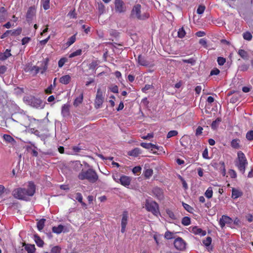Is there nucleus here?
Returning <instances> with one entry per match:
<instances>
[{
  "label": "nucleus",
  "instance_id": "f257e3e1",
  "mask_svg": "<svg viewBox=\"0 0 253 253\" xmlns=\"http://www.w3.org/2000/svg\"><path fill=\"white\" fill-rule=\"evenodd\" d=\"M78 177L82 180H87L90 183H95L98 179L97 173L92 169H89L87 170L82 169L79 173Z\"/></svg>",
  "mask_w": 253,
  "mask_h": 253
},
{
  "label": "nucleus",
  "instance_id": "f03ea898",
  "mask_svg": "<svg viewBox=\"0 0 253 253\" xmlns=\"http://www.w3.org/2000/svg\"><path fill=\"white\" fill-rule=\"evenodd\" d=\"M238 161L236 163V166L239 171L244 174L245 171L246 166L248 164V162L245 154L242 151H239L237 153Z\"/></svg>",
  "mask_w": 253,
  "mask_h": 253
},
{
  "label": "nucleus",
  "instance_id": "7ed1b4c3",
  "mask_svg": "<svg viewBox=\"0 0 253 253\" xmlns=\"http://www.w3.org/2000/svg\"><path fill=\"white\" fill-rule=\"evenodd\" d=\"M145 208L147 211L152 212L154 215L158 216L160 214L159 205L155 201L146 200Z\"/></svg>",
  "mask_w": 253,
  "mask_h": 253
},
{
  "label": "nucleus",
  "instance_id": "20e7f679",
  "mask_svg": "<svg viewBox=\"0 0 253 253\" xmlns=\"http://www.w3.org/2000/svg\"><path fill=\"white\" fill-rule=\"evenodd\" d=\"M141 6L140 4L134 5L131 11V17L138 20H144L148 18L147 16L141 14Z\"/></svg>",
  "mask_w": 253,
  "mask_h": 253
},
{
  "label": "nucleus",
  "instance_id": "39448f33",
  "mask_svg": "<svg viewBox=\"0 0 253 253\" xmlns=\"http://www.w3.org/2000/svg\"><path fill=\"white\" fill-rule=\"evenodd\" d=\"M12 195L19 200L27 201L28 199L25 188H18L14 189L12 192Z\"/></svg>",
  "mask_w": 253,
  "mask_h": 253
},
{
  "label": "nucleus",
  "instance_id": "423d86ee",
  "mask_svg": "<svg viewBox=\"0 0 253 253\" xmlns=\"http://www.w3.org/2000/svg\"><path fill=\"white\" fill-rule=\"evenodd\" d=\"M115 11L118 13H123L126 11V7L122 0H115Z\"/></svg>",
  "mask_w": 253,
  "mask_h": 253
},
{
  "label": "nucleus",
  "instance_id": "0eeeda50",
  "mask_svg": "<svg viewBox=\"0 0 253 253\" xmlns=\"http://www.w3.org/2000/svg\"><path fill=\"white\" fill-rule=\"evenodd\" d=\"M173 245L176 250L183 251L186 249L187 244L181 237H178L175 239Z\"/></svg>",
  "mask_w": 253,
  "mask_h": 253
},
{
  "label": "nucleus",
  "instance_id": "6e6552de",
  "mask_svg": "<svg viewBox=\"0 0 253 253\" xmlns=\"http://www.w3.org/2000/svg\"><path fill=\"white\" fill-rule=\"evenodd\" d=\"M104 102L103 92L100 88H98L95 99V107L96 109L100 108Z\"/></svg>",
  "mask_w": 253,
  "mask_h": 253
},
{
  "label": "nucleus",
  "instance_id": "1a4fd4ad",
  "mask_svg": "<svg viewBox=\"0 0 253 253\" xmlns=\"http://www.w3.org/2000/svg\"><path fill=\"white\" fill-rule=\"evenodd\" d=\"M22 32V29L18 28L16 29L7 30L0 37L1 39H4L9 36L16 37L19 35Z\"/></svg>",
  "mask_w": 253,
  "mask_h": 253
},
{
  "label": "nucleus",
  "instance_id": "9d476101",
  "mask_svg": "<svg viewBox=\"0 0 253 253\" xmlns=\"http://www.w3.org/2000/svg\"><path fill=\"white\" fill-rule=\"evenodd\" d=\"M122 217L121 219V231L122 233L126 232V226L127 224L128 219V212L126 211H124L122 213Z\"/></svg>",
  "mask_w": 253,
  "mask_h": 253
},
{
  "label": "nucleus",
  "instance_id": "9b49d317",
  "mask_svg": "<svg viewBox=\"0 0 253 253\" xmlns=\"http://www.w3.org/2000/svg\"><path fill=\"white\" fill-rule=\"evenodd\" d=\"M233 222V220L229 216L223 215L219 219V224L221 228H223L225 225L228 226L230 225Z\"/></svg>",
  "mask_w": 253,
  "mask_h": 253
},
{
  "label": "nucleus",
  "instance_id": "f8f14e48",
  "mask_svg": "<svg viewBox=\"0 0 253 253\" xmlns=\"http://www.w3.org/2000/svg\"><path fill=\"white\" fill-rule=\"evenodd\" d=\"M36 192V185L32 181L28 183L27 189H26V194L27 197L33 196Z\"/></svg>",
  "mask_w": 253,
  "mask_h": 253
},
{
  "label": "nucleus",
  "instance_id": "ddd939ff",
  "mask_svg": "<svg viewBox=\"0 0 253 253\" xmlns=\"http://www.w3.org/2000/svg\"><path fill=\"white\" fill-rule=\"evenodd\" d=\"M29 102L32 107L36 108H42V100L35 97H31Z\"/></svg>",
  "mask_w": 253,
  "mask_h": 253
},
{
  "label": "nucleus",
  "instance_id": "4468645a",
  "mask_svg": "<svg viewBox=\"0 0 253 253\" xmlns=\"http://www.w3.org/2000/svg\"><path fill=\"white\" fill-rule=\"evenodd\" d=\"M36 9L35 6L30 7L27 12L26 17L28 22H31L36 14Z\"/></svg>",
  "mask_w": 253,
  "mask_h": 253
},
{
  "label": "nucleus",
  "instance_id": "2eb2a0df",
  "mask_svg": "<svg viewBox=\"0 0 253 253\" xmlns=\"http://www.w3.org/2000/svg\"><path fill=\"white\" fill-rule=\"evenodd\" d=\"M49 61V59L48 58H44L42 62H41V66L39 67L40 72L41 74H44L47 70Z\"/></svg>",
  "mask_w": 253,
  "mask_h": 253
},
{
  "label": "nucleus",
  "instance_id": "dca6fc26",
  "mask_svg": "<svg viewBox=\"0 0 253 253\" xmlns=\"http://www.w3.org/2000/svg\"><path fill=\"white\" fill-rule=\"evenodd\" d=\"M152 193L157 199L159 200L164 199V192L162 189L157 187H155L152 190Z\"/></svg>",
  "mask_w": 253,
  "mask_h": 253
},
{
  "label": "nucleus",
  "instance_id": "f3484780",
  "mask_svg": "<svg viewBox=\"0 0 253 253\" xmlns=\"http://www.w3.org/2000/svg\"><path fill=\"white\" fill-rule=\"evenodd\" d=\"M130 181L131 178L130 177L122 174L119 183L121 184L124 186H127L130 185Z\"/></svg>",
  "mask_w": 253,
  "mask_h": 253
},
{
  "label": "nucleus",
  "instance_id": "a211bd4d",
  "mask_svg": "<svg viewBox=\"0 0 253 253\" xmlns=\"http://www.w3.org/2000/svg\"><path fill=\"white\" fill-rule=\"evenodd\" d=\"M137 62L140 65L143 66H148L150 64L149 62L146 60L145 57L142 56L141 55H139L138 56Z\"/></svg>",
  "mask_w": 253,
  "mask_h": 253
},
{
  "label": "nucleus",
  "instance_id": "6ab92c4d",
  "mask_svg": "<svg viewBox=\"0 0 253 253\" xmlns=\"http://www.w3.org/2000/svg\"><path fill=\"white\" fill-rule=\"evenodd\" d=\"M71 80V78L70 75H66L62 76L59 79V82L63 84H68Z\"/></svg>",
  "mask_w": 253,
  "mask_h": 253
},
{
  "label": "nucleus",
  "instance_id": "aec40b11",
  "mask_svg": "<svg viewBox=\"0 0 253 253\" xmlns=\"http://www.w3.org/2000/svg\"><path fill=\"white\" fill-rule=\"evenodd\" d=\"M243 195V192L238 189L233 188L232 189V197L234 199H237Z\"/></svg>",
  "mask_w": 253,
  "mask_h": 253
},
{
  "label": "nucleus",
  "instance_id": "412c9836",
  "mask_svg": "<svg viewBox=\"0 0 253 253\" xmlns=\"http://www.w3.org/2000/svg\"><path fill=\"white\" fill-rule=\"evenodd\" d=\"M25 71L26 72H30L34 73L35 75H36L38 73L40 72V68L39 67L37 66H33L32 67H26Z\"/></svg>",
  "mask_w": 253,
  "mask_h": 253
},
{
  "label": "nucleus",
  "instance_id": "4be33fe9",
  "mask_svg": "<svg viewBox=\"0 0 253 253\" xmlns=\"http://www.w3.org/2000/svg\"><path fill=\"white\" fill-rule=\"evenodd\" d=\"M56 78H54L53 80V84H50L46 89H45V92L46 94H50L52 93V90L56 86Z\"/></svg>",
  "mask_w": 253,
  "mask_h": 253
},
{
  "label": "nucleus",
  "instance_id": "5701e85b",
  "mask_svg": "<svg viewBox=\"0 0 253 253\" xmlns=\"http://www.w3.org/2000/svg\"><path fill=\"white\" fill-rule=\"evenodd\" d=\"M192 231L196 235L205 236L206 234V232L205 231L203 230L201 228H198L197 226L193 227Z\"/></svg>",
  "mask_w": 253,
  "mask_h": 253
},
{
  "label": "nucleus",
  "instance_id": "b1692460",
  "mask_svg": "<svg viewBox=\"0 0 253 253\" xmlns=\"http://www.w3.org/2000/svg\"><path fill=\"white\" fill-rule=\"evenodd\" d=\"M141 150L139 148H135L128 152V155L133 157H137L141 154Z\"/></svg>",
  "mask_w": 253,
  "mask_h": 253
},
{
  "label": "nucleus",
  "instance_id": "393cba45",
  "mask_svg": "<svg viewBox=\"0 0 253 253\" xmlns=\"http://www.w3.org/2000/svg\"><path fill=\"white\" fill-rule=\"evenodd\" d=\"M63 229L64 226L61 224L59 225L58 226H53L52 228V232L57 234L61 233Z\"/></svg>",
  "mask_w": 253,
  "mask_h": 253
},
{
  "label": "nucleus",
  "instance_id": "a878e982",
  "mask_svg": "<svg viewBox=\"0 0 253 253\" xmlns=\"http://www.w3.org/2000/svg\"><path fill=\"white\" fill-rule=\"evenodd\" d=\"M34 240L37 245L39 247H42L44 244V242L41 239L40 237L38 235H34Z\"/></svg>",
  "mask_w": 253,
  "mask_h": 253
},
{
  "label": "nucleus",
  "instance_id": "bb28decb",
  "mask_svg": "<svg viewBox=\"0 0 253 253\" xmlns=\"http://www.w3.org/2000/svg\"><path fill=\"white\" fill-rule=\"evenodd\" d=\"M61 113L64 117L69 116L70 114L69 105L64 104L62 107Z\"/></svg>",
  "mask_w": 253,
  "mask_h": 253
},
{
  "label": "nucleus",
  "instance_id": "cd10ccee",
  "mask_svg": "<svg viewBox=\"0 0 253 253\" xmlns=\"http://www.w3.org/2000/svg\"><path fill=\"white\" fill-rule=\"evenodd\" d=\"M83 101V93H82L79 97H77L74 100L73 104L77 107L82 103Z\"/></svg>",
  "mask_w": 253,
  "mask_h": 253
},
{
  "label": "nucleus",
  "instance_id": "c85d7f7f",
  "mask_svg": "<svg viewBox=\"0 0 253 253\" xmlns=\"http://www.w3.org/2000/svg\"><path fill=\"white\" fill-rule=\"evenodd\" d=\"M28 253H35L36 248L34 245L27 244L25 248Z\"/></svg>",
  "mask_w": 253,
  "mask_h": 253
},
{
  "label": "nucleus",
  "instance_id": "c756f323",
  "mask_svg": "<svg viewBox=\"0 0 253 253\" xmlns=\"http://www.w3.org/2000/svg\"><path fill=\"white\" fill-rule=\"evenodd\" d=\"M6 10L4 7L0 8V21L3 22L5 20Z\"/></svg>",
  "mask_w": 253,
  "mask_h": 253
},
{
  "label": "nucleus",
  "instance_id": "7c9ffc66",
  "mask_svg": "<svg viewBox=\"0 0 253 253\" xmlns=\"http://www.w3.org/2000/svg\"><path fill=\"white\" fill-rule=\"evenodd\" d=\"M50 0H41V5L44 10H47L49 8Z\"/></svg>",
  "mask_w": 253,
  "mask_h": 253
},
{
  "label": "nucleus",
  "instance_id": "2f4dec72",
  "mask_svg": "<svg viewBox=\"0 0 253 253\" xmlns=\"http://www.w3.org/2000/svg\"><path fill=\"white\" fill-rule=\"evenodd\" d=\"M238 54L244 59H247L248 58V52L244 49H239L238 51Z\"/></svg>",
  "mask_w": 253,
  "mask_h": 253
},
{
  "label": "nucleus",
  "instance_id": "473e14b6",
  "mask_svg": "<svg viewBox=\"0 0 253 253\" xmlns=\"http://www.w3.org/2000/svg\"><path fill=\"white\" fill-rule=\"evenodd\" d=\"M45 219L42 218L37 222V228L39 231H41L43 229Z\"/></svg>",
  "mask_w": 253,
  "mask_h": 253
},
{
  "label": "nucleus",
  "instance_id": "72a5a7b5",
  "mask_svg": "<svg viewBox=\"0 0 253 253\" xmlns=\"http://www.w3.org/2000/svg\"><path fill=\"white\" fill-rule=\"evenodd\" d=\"M218 165L220 166L219 169L222 175L225 176L226 174V169L224 162L223 161H220Z\"/></svg>",
  "mask_w": 253,
  "mask_h": 253
},
{
  "label": "nucleus",
  "instance_id": "f704fd0d",
  "mask_svg": "<svg viewBox=\"0 0 253 253\" xmlns=\"http://www.w3.org/2000/svg\"><path fill=\"white\" fill-rule=\"evenodd\" d=\"M239 142L240 140L238 139H233L231 142L232 147L234 149H239L240 148Z\"/></svg>",
  "mask_w": 253,
  "mask_h": 253
},
{
  "label": "nucleus",
  "instance_id": "c9c22d12",
  "mask_svg": "<svg viewBox=\"0 0 253 253\" xmlns=\"http://www.w3.org/2000/svg\"><path fill=\"white\" fill-rule=\"evenodd\" d=\"M76 34H75V35H73L72 36H71L68 39V41L66 43V45L68 47L70 46L71 45H72V44H73L75 42V41L76 40Z\"/></svg>",
  "mask_w": 253,
  "mask_h": 253
},
{
  "label": "nucleus",
  "instance_id": "e433bc0d",
  "mask_svg": "<svg viewBox=\"0 0 253 253\" xmlns=\"http://www.w3.org/2000/svg\"><path fill=\"white\" fill-rule=\"evenodd\" d=\"M182 224L184 226H188L191 224L190 218L188 216H184L181 220Z\"/></svg>",
  "mask_w": 253,
  "mask_h": 253
},
{
  "label": "nucleus",
  "instance_id": "4c0bfd02",
  "mask_svg": "<svg viewBox=\"0 0 253 253\" xmlns=\"http://www.w3.org/2000/svg\"><path fill=\"white\" fill-rule=\"evenodd\" d=\"M212 194H213L212 188L211 187H210L206 190V191L205 193V195L207 198L210 199L212 197Z\"/></svg>",
  "mask_w": 253,
  "mask_h": 253
},
{
  "label": "nucleus",
  "instance_id": "58836bf2",
  "mask_svg": "<svg viewBox=\"0 0 253 253\" xmlns=\"http://www.w3.org/2000/svg\"><path fill=\"white\" fill-rule=\"evenodd\" d=\"M221 121V119L219 118H218L215 121H213L211 125V128L213 129H216L218 127Z\"/></svg>",
  "mask_w": 253,
  "mask_h": 253
},
{
  "label": "nucleus",
  "instance_id": "ea45409f",
  "mask_svg": "<svg viewBox=\"0 0 253 253\" xmlns=\"http://www.w3.org/2000/svg\"><path fill=\"white\" fill-rule=\"evenodd\" d=\"M75 198H76V200H77L79 202L81 203V204L83 206H86V204L83 201V196H82V195L81 193H77L76 194Z\"/></svg>",
  "mask_w": 253,
  "mask_h": 253
},
{
  "label": "nucleus",
  "instance_id": "a19ab883",
  "mask_svg": "<svg viewBox=\"0 0 253 253\" xmlns=\"http://www.w3.org/2000/svg\"><path fill=\"white\" fill-rule=\"evenodd\" d=\"M243 37L244 39L248 41H251L253 38L252 34L249 32H246L244 33L243 35Z\"/></svg>",
  "mask_w": 253,
  "mask_h": 253
},
{
  "label": "nucleus",
  "instance_id": "79ce46f5",
  "mask_svg": "<svg viewBox=\"0 0 253 253\" xmlns=\"http://www.w3.org/2000/svg\"><path fill=\"white\" fill-rule=\"evenodd\" d=\"M153 174V170L151 169H147L145 170L144 174L146 178H149Z\"/></svg>",
  "mask_w": 253,
  "mask_h": 253
},
{
  "label": "nucleus",
  "instance_id": "37998d69",
  "mask_svg": "<svg viewBox=\"0 0 253 253\" xmlns=\"http://www.w3.org/2000/svg\"><path fill=\"white\" fill-rule=\"evenodd\" d=\"M82 49H78L76 51L72 52V53H71L69 55V58H73V57H74L77 56L81 55L82 54Z\"/></svg>",
  "mask_w": 253,
  "mask_h": 253
},
{
  "label": "nucleus",
  "instance_id": "c03bdc74",
  "mask_svg": "<svg viewBox=\"0 0 253 253\" xmlns=\"http://www.w3.org/2000/svg\"><path fill=\"white\" fill-rule=\"evenodd\" d=\"M68 59L66 57H62L61 58L58 62V66L59 68H62L65 63L67 62Z\"/></svg>",
  "mask_w": 253,
  "mask_h": 253
},
{
  "label": "nucleus",
  "instance_id": "a18cd8bd",
  "mask_svg": "<svg viewBox=\"0 0 253 253\" xmlns=\"http://www.w3.org/2000/svg\"><path fill=\"white\" fill-rule=\"evenodd\" d=\"M178 37L180 38H183L184 37L186 33L183 27L180 28L177 33Z\"/></svg>",
  "mask_w": 253,
  "mask_h": 253
},
{
  "label": "nucleus",
  "instance_id": "49530a36",
  "mask_svg": "<svg viewBox=\"0 0 253 253\" xmlns=\"http://www.w3.org/2000/svg\"><path fill=\"white\" fill-rule=\"evenodd\" d=\"M165 237L168 240H170L174 238L173 233L170 231H167L165 232Z\"/></svg>",
  "mask_w": 253,
  "mask_h": 253
},
{
  "label": "nucleus",
  "instance_id": "de8ad7c7",
  "mask_svg": "<svg viewBox=\"0 0 253 253\" xmlns=\"http://www.w3.org/2000/svg\"><path fill=\"white\" fill-rule=\"evenodd\" d=\"M121 174L118 172H116L113 173L112 175V177L113 179L117 183H119L120 179H121Z\"/></svg>",
  "mask_w": 253,
  "mask_h": 253
},
{
  "label": "nucleus",
  "instance_id": "09e8293b",
  "mask_svg": "<svg viewBox=\"0 0 253 253\" xmlns=\"http://www.w3.org/2000/svg\"><path fill=\"white\" fill-rule=\"evenodd\" d=\"M178 134V132L176 130H170L169 131L167 136V138H171V137L176 136Z\"/></svg>",
  "mask_w": 253,
  "mask_h": 253
},
{
  "label": "nucleus",
  "instance_id": "8fccbe9b",
  "mask_svg": "<svg viewBox=\"0 0 253 253\" xmlns=\"http://www.w3.org/2000/svg\"><path fill=\"white\" fill-rule=\"evenodd\" d=\"M211 243V238L207 237L206 239L203 241V243L207 247L209 246Z\"/></svg>",
  "mask_w": 253,
  "mask_h": 253
},
{
  "label": "nucleus",
  "instance_id": "3c124183",
  "mask_svg": "<svg viewBox=\"0 0 253 253\" xmlns=\"http://www.w3.org/2000/svg\"><path fill=\"white\" fill-rule=\"evenodd\" d=\"M246 138L249 141L253 140V130L249 131L246 133Z\"/></svg>",
  "mask_w": 253,
  "mask_h": 253
},
{
  "label": "nucleus",
  "instance_id": "603ef678",
  "mask_svg": "<svg viewBox=\"0 0 253 253\" xmlns=\"http://www.w3.org/2000/svg\"><path fill=\"white\" fill-rule=\"evenodd\" d=\"M206 7L204 5H200L198 6L197 13L199 14H202L204 13Z\"/></svg>",
  "mask_w": 253,
  "mask_h": 253
},
{
  "label": "nucleus",
  "instance_id": "864d4df0",
  "mask_svg": "<svg viewBox=\"0 0 253 253\" xmlns=\"http://www.w3.org/2000/svg\"><path fill=\"white\" fill-rule=\"evenodd\" d=\"M218 64L220 66L223 65L226 62V59L222 57H218L217 59Z\"/></svg>",
  "mask_w": 253,
  "mask_h": 253
},
{
  "label": "nucleus",
  "instance_id": "5fc2aeb1",
  "mask_svg": "<svg viewBox=\"0 0 253 253\" xmlns=\"http://www.w3.org/2000/svg\"><path fill=\"white\" fill-rule=\"evenodd\" d=\"M3 137L6 142H11L14 140L13 137L8 134H4Z\"/></svg>",
  "mask_w": 253,
  "mask_h": 253
},
{
  "label": "nucleus",
  "instance_id": "6e6d98bb",
  "mask_svg": "<svg viewBox=\"0 0 253 253\" xmlns=\"http://www.w3.org/2000/svg\"><path fill=\"white\" fill-rule=\"evenodd\" d=\"M140 146L145 149H150L151 146H152V143H151L142 142L140 143Z\"/></svg>",
  "mask_w": 253,
  "mask_h": 253
},
{
  "label": "nucleus",
  "instance_id": "4d7b16f0",
  "mask_svg": "<svg viewBox=\"0 0 253 253\" xmlns=\"http://www.w3.org/2000/svg\"><path fill=\"white\" fill-rule=\"evenodd\" d=\"M220 71L217 68H214L212 70H211L210 72V75L213 76V75H217L219 74Z\"/></svg>",
  "mask_w": 253,
  "mask_h": 253
},
{
  "label": "nucleus",
  "instance_id": "13d9d810",
  "mask_svg": "<svg viewBox=\"0 0 253 253\" xmlns=\"http://www.w3.org/2000/svg\"><path fill=\"white\" fill-rule=\"evenodd\" d=\"M141 168L140 166L134 167L132 169V172L134 174H136L141 172Z\"/></svg>",
  "mask_w": 253,
  "mask_h": 253
},
{
  "label": "nucleus",
  "instance_id": "bf43d9fd",
  "mask_svg": "<svg viewBox=\"0 0 253 253\" xmlns=\"http://www.w3.org/2000/svg\"><path fill=\"white\" fill-rule=\"evenodd\" d=\"M183 206L184 208V209L188 212H191L192 210H193V208L188 204H187L186 203H183Z\"/></svg>",
  "mask_w": 253,
  "mask_h": 253
},
{
  "label": "nucleus",
  "instance_id": "052dcab7",
  "mask_svg": "<svg viewBox=\"0 0 253 253\" xmlns=\"http://www.w3.org/2000/svg\"><path fill=\"white\" fill-rule=\"evenodd\" d=\"M167 213L169 215V217L171 218L172 219H175V216L174 214V213L169 210H167L166 211Z\"/></svg>",
  "mask_w": 253,
  "mask_h": 253
},
{
  "label": "nucleus",
  "instance_id": "680f3d73",
  "mask_svg": "<svg viewBox=\"0 0 253 253\" xmlns=\"http://www.w3.org/2000/svg\"><path fill=\"white\" fill-rule=\"evenodd\" d=\"M110 90L113 93H118L119 89L117 85H113L109 87Z\"/></svg>",
  "mask_w": 253,
  "mask_h": 253
},
{
  "label": "nucleus",
  "instance_id": "e2e57ef3",
  "mask_svg": "<svg viewBox=\"0 0 253 253\" xmlns=\"http://www.w3.org/2000/svg\"><path fill=\"white\" fill-rule=\"evenodd\" d=\"M153 88V85L152 84H146L145 86L142 88V91L143 92H146V91L150 89Z\"/></svg>",
  "mask_w": 253,
  "mask_h": 253
},
{
  "label": "nucleus",
  "instance_id": "0e129e2a",
  "mask_svg": "<svg viewBox=\"0 0 253 253\" xmlns=\"http://www.w3.org/2000/svg\"><path fill=\"white\" fill-rule=\"evenodd\" d=\"M229 174L230 177L232 178H235L237 177L236 172L233 169H230L229 170Z\"/></svg>",
  "mask_w": 253,
  "mask_h": 253
},
{
  "label": "nucleus",
  "instance_id": "69168bd1",
  "mask_svg": "<svg viewBox=\"0 0 253 253\" xmlns=\"http://www.w3.org/2000/svg\"><path fill=\"white\" fill-rule=\"evenodd\" d=\"M249 68V65L244 64L240 67V70L242 71H246Z\"/></svg>",
  "mask_w": 253,
  "mask_h": 253
},
{
  "label": "nucleus",
  "instance_id": "338daca9",
  "mask_svg": "<svg viewBox=\"0 0 253 253\" xmlns=\"http://www.w3.org/2000/svg\"><path fill=\"white\" fill-rule=\"evenodd\" d=\"M7 70V67L4 65L0 66V76L5 73Z\"/></svg>",
  "mask_w": 253,
  "mask_h": 253
},
{
  "label": "nucleus",
  "instance_id": "774afa93",
  "mask_svg": "<svg viewBox=\"0 0 253 253\" xmlns=\"http://www.w3.org/2000/svg\"><path fill=\"white\" fill-rule=\"evenodd\" d=\"M203 129V128L202 127L199 126L196 130V135L197 136L201 135L202 133Z\"/></svg>",
  "mask_w": 253,
  "mask_h": 253
}]
</instances>
